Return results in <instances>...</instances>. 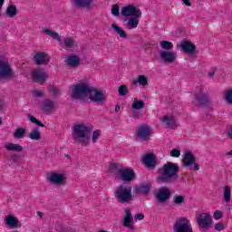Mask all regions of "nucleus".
I'll return each instance as SVG.
<instances>
[{
	"label": "nucleus",
	"mask_w": 232,
	"mask_h": 232,
	"mask_svg": "<svg viewBox=\"0 0 232 232\" xmlns=\"http://www.w3.org/2000/svg\"><path fill=\"white\" fill-rule=\"evenodd\" d=\"M88 96L92 102H95L98 105L102 104L106 101V96L101 89H95L86 83H79L73 86L71 93V98L73 101H82V99Z\"/></svg>",
	"instance_id": "1"
},
{
	"label": "nucleus",
	"mask_w": 232,
	"mask_h": 232,
	"mask_svg": "<svg viewBox=\"0 0 232 232\" xmlns=\"http://www.w3.org/2000/svg\"><path fill=\"white\" fill-rule=\"evenodd\" d=\"M158 173L159 184H173L179 180V164L168 161L158 169Z\"/></svg>",
	"instance_id": "2"
},
{
	"label": "nucleus",
	"mask_w": 232,
	"mask_h": 232,
	"mask_svg": "<svg viewBox=\"0 0 232 232\" xmlns=\"http://www.w3.org/2000/svg\"><path fill=\"white\" fill-rule=\"evenodd\" d=\"M90 133H92V128L84 124H76L73 126L72 139L74 142H80L83 146H89Z\"/></svg>",
	"instance_id": "3"
},
{
	"label": "nucleus",
	"mask_w": 232,
	"mask_h": 232,
	"mask_svg": "<svg viewBox=\"0 0 232 232\" xmlns=\"http://www.w3.org/2000/svg\"><path fill=\"white\" fill-rule=\"evenodd\" d=\"M131 189V186L120 185L114 192V197L121 204H128L133 199Z\"/></svg>",
	"instance_id": "4"
},
{
	"label": "nucleus",
	"mask_w": 232,
	"mask_h": 232,
	"mask_svg": "<svg viewBox=\"0 0 232 232\" xmlns=\"http://www.w3.org/2000/svg\"><path fill=\"white\" fill-rule=\"evenodd\" d=\"M174 232H193L191 221L186 217L178 218L173 225Z\"/></svg>",
	"instance_id": "5"
},
{
	"label": "nucleus",
	"mask_w": 232,
	"mask_h": 232,
	"mask_svg": "<svg viewBox=\"0 0 232 232\" xmlns=\"http://www.w3.org/2000/svg\"><path fill=\"white\" fill-rule=\"evenodd\" d=\"M0 79H9V81H17V74L10 64L3 60H0Z\"/></svg>",
	"instance_id": "6"
},
{
	"label": "nucleus",
	"mask_w": 232,
	"mask_h": 232,
	"mask_svg": "<svg viewBox=\"0 0 232 232\" xmlns=\"http://www.w3.org/2000/svg\"><path fill=\"white\" fill-rule=\"evenodd\" d=\"M171 195H173V191H171V188L168 187H161L158 189L156 192V200L160 204H168L169 201V198H171Z\"/></svg>",
	"instance_id": "7"
},
{
	"label": "nucleus",
	"mask_w": 232,
	"mask_h": 232,
	"mask_svg": "<svg viewBox=\"0 0 232 232\" xmlns=\"http://www.w3.org/2000/svg\"><path fill=\"white\" fill-rule=\"evenodd\" d=\"M151 133V128L148 124L140 125L136 130V137L144 142L150 140Z\"/></svg>",
	"instance_id": "8"
},
{
	"label": "nucleus",
	"mask_w": 232,
	"mask_h": 232,
	"mask_svg": "<svg viewBox=\"0 0 232 232\" xmlns=\"http://www.w3.org/2000/svg\"><path fill=\"white\" fill-rule=\"evenodd\" d=\"M183 159V166L185 168H189V169H194V171H198V169H200L198 164L195 163L197 162V159L193 156L191 151L185 152Z\"/></svg>",
	"instance_id": "9"
},
{
	"label": "nucleus",
	"mask_w": 232,
	"mask_h": 232,
	"mask_svg": "<svg viewBox=\"0 0 232 232\" xmlns=\"http://www.w3.org/2000/svg\"><path fill=\"white\" fill-rule=\"evenodd\" d=\"M121 14L123 17H142V11L133 5L123 6Z\"/></svg>",
	"instance_id": "10"
},
{
	"label": "nucleus",
	"mask_w": 232,
	"mask_h": 232,
	"mask_svg": "<svg viewBox=\"0 0 232 232\" xmlns=\"http://www.w3.org/2000/svg\"><path fill=\"white\" fill-rule=\"evenodd\" d=\"M197 222L199 227L208 231L211 227V224H213V218L209 213H202L198 217Z\"/></svg>",
	"instance_id": "11"
},
{
	"label": "nucleus",
	"mask_w": 232,
	"mask_h": 232,
	"mask_svg": "<svg viewBox=\"0 0 232 232\" xmlns=\"http://www.w3.org/2000/svg\"><path fill=\"white\" fill-rule=\"evenodd\" d=\"M179 48L184 53H188V57L197 53V45L191 40H184L180 43Z\"/></svg>",
	"instance_id": "12"
},
{
	"label": "nucleus",
	"mask_w": 232,
	"mask_h": 232,
	"mask_svg": "<svg viewBox=\"0 0 232 232\" xmlns=\"http://www.w3.org/2000/svg\"><path fill=\"white\" fill-rule=\"evenodd\" d=\"M135 171L131 169H121L119 170L118 179L122 182H131L135 180Z\"/></svg>",
	"instance_id": "13"
},
{
	"label": "nucleus",
	"mask_w": 232,
	"mask_h": 232,
	"mask_svg": "<svg viewBox=\"0 0 232 232\" xmlns=\"http://www.w3.org/2000/svg\"><path fill=\"white\" fill-rule=\"evenodd\" d=\"M134 224L135 222L133 221V215L131 214V208H126L125 214L122 220V226L124 227H127L130 231H133L135 229Z\"/></svg>",
	"instance_id": "14"
},
{
	"label": "nucleus",
	"mask_w": 232,
	"mask_h": 232,
	"mask_svg": "<svg viewBox=\"0 0 232 232\" xmlns=\"http://www.w3.org/2000/svg\"><path fill=\"white\" fill-rule=\"evenodd\" d=\"M40 110L46 115H50V113H53V110H55V102L50 99H44L41 102Z\"/></svg>",
	"instance_id": "15"
},
{
	"label": "nucleus",
	"mask_w": 232,
	"mask_h": 232,
	"mask_svg": "<svg viewBox=\"0 0 232 232\" xmlns=\"http://www.w3.org/2000/svg\"><path fill=\"white\" fill-rule=\"evenodd\" d=\"M160 57L165 63L169 64H173L177 61V53L169 51H161L160 52Z\"/></svg>",
	"instance_id": "16"
},
{
	"label": "nucleus",
	"mask_w": 232,
	"mask_h": 232,
	"mask_svg": "<svg viewBox=\"0 0 232 232\" xmlns=\"http://www.w3.org/2000/svg\"><path fill=\"white\" fill-rule=\"evenodd\" d=\"M33 80L34 82H38V84H44L46 81V72L44 69H36L33 72Z\"/></svg>",
	"instance_id": "17"
},
{
	"label": "nucleus",
	"mask_w": 232,
	"mask_h": 232,
	"mask_svg": "<svg viewBox=\"0 0 232 232\" xmlns=\"http://www.w3.org/2000/svg\"><path fill=\"white\" fill-rule=\"evenodd\" d=\"M34 61L38 66L48 64L50 63V56L46 53L39 52L34 54Z\"/></svg>",
	"instance_id": "18"
},
{
	"label": "nucleus",
	"mask_w": 232,
	"mask_h": 232,
	"mask_svg": "<svg viewBox=\"0 0 232 232\" xmlns=\"http://www.w3.org/2000/svg\"><path fill=\"white\" fill-rule=\"evenodd\" d=\"M48 180L51 184H54L55 186H63V184H64V180H66V178L63 174L53 173L50 175Z\"/></svg>",
	"instance_id": "19"
},
{
	"label": "nucleus",
	"mask_w": 232,
	"mask_h": 232,
	"mask_svg": "<svg viewBox=\"0 0 232 232\" xmlns=\"http://www.w3.org/2000/svg\"><path fill=\"white\" fill-rule=\"evenodd\" d=\"M143 164H145V166L149 168V169H155V168L157 167V160H155V154L149 153L145 155L143 158Z\"/></svg>",
	"instance_id": "20"
},
{
	"label": "nucleus",
	"mask_w": 232,
	"mask_h": 232,
	"mask_svg": "<svg viewBox=\"0 0 232 232\" xmlns=\"http://www.w3.org/2000/svg\"><path fill=\"white\" fill-rule=\"evenodd\" d=\"M150 191H151L150 183H143L134 188V194L136 195H150Z\"/></svg>",
	"instance_id": "21"
},
{
	"label": "nucleus",
	"mask_w": 232,
	"mask_h": 232,
	"mask_svg": "<svg viewBox=\"0 0 232 232\" xmlns=\"http://www.w3.org/2000/svg\"><path fill=\"white\" fill-rule=\"evenodd\" d=\"M5 222L7 227L11 229H15V227H19V219L15 218L14 215H8L5 217Z\"/></svg>",
	"instance_id": "22"
},
{
	"label": "nucleus",
	"mask_w": 232,
	"mask_h": 232,
	"mask_svg": "<svg viewBox=\"0 0 232 232\" xmlns=\"http://www.w3.org/2000/svg\"><path fill=\"white\" fill-rule=\"evenodd\" d=\"M65 63L68 66H71V68H77V65L81 63V58L77 55H69L65 59Z\"/></svg>",
	"instance_id": "23"
},
{
	"label": "nucleus",
	"mask_w": 232,
	"mask_h": 232,
	"mask_svg": "<svg viewBox=\"0 0 232 232\" xmlns=\"http://www.w3.org/2000/svg\"><path fill=\"white\" fill-rule=\"evenodd\" d=\"M161 122L165 124L168 128H173V126H177V119L173 115H164L162 117Z\"/></svg>",
	"instance_id": "24"
},
{
	"label": "nucleus",
	"mask_w": 232,
	"mask_h": 232,
	"mask_svg": "<svg viewBox=\"0 0 232 232\" xmlns=\"http://www.w3.org/2000/svg\"><path fill=\"white\" fill-rule=\"evenodd\" d=\"M76 8H90L93 5V0H73Z\"/></svg>",
	"instance_id": "25"
},
{
	"label": "nucleus",
	"mask_w": 232,
	"mask_h": 232,
	"mask_svg": "<svg viewBox=\"0 0 232 232\" xmlns=\"http://www.w3.org/2000/svg\"><path fill=\"white\" fill-rule=\"evenodd\" d=\"M141 16H131L126 24L127 28L129 30H134L139 26V19H140Z\"/></svg>",
	"instance_id": "26"
},
{
	"label": "nucleus",
	"mask_w": 232,
	"mask_h": 232,
	"mask_svg": "<svg viewBox=\"0 0 232 232\" xmlns=\"http://www.w3.org/2000/svg\"><path fill=\"white\" fill-rule=\"evenodd\" d=\"M63 44L65 50H70L71 48H75V46H77V44H75V39L72 37H65L63 39Z\"/></svg>",
	"instance_id": "27"
},
{
	"label": "nucleus",
	"mask_w": 232,
	"mask_h": 232,
	"mask_svg": "<svg viewBox=\"0 0 232 232\" xmlns=\"http://www.w3.org/2000/svg\"><path fill=\"white\" fill-rule=\"evenodd\" d=\"M5 149L7 150V151H16L17 153H21L23 151V146L15 143H8L5 145Z\"/></svg>",
	"instance_id": "28"
},
{
	"label": "nucleus",
	"mask_w": 232,
	"mask_h": 232,
	"mask_svg": "<svg viewBox=\"0 0 232 232\" xmlns=\"http://www.w3.org/2000/svg\"><path fill=\"white\" fill-rule=\"evenodd\" d=\"M223 200H225L226 204L231 202V187H229V185L224 187Z\"/></svg>",
	"instance_id": "29"
},
{
	"label": "nucleus",
	"mask_w": 232,
	"mask_h": 232,
	"mask_svg": "<svg viewBox=\"0 0 232 232\" xmlns=\"http://www.w3.org/2000/svg\"><path fill=\"white\" fill-rule=\"evenodd\" d=\"M133 86L140 84V86H148V78L144 75H139L138 79L132 81Z\"/></svg>",
	"instance_id": "30"
},
{
	"label": "nucleus",
	"mask_w": 232,
	"mask_h": 232,
	"mask_svg": "<svg viewBox=\"0 0 232 232\" xmlns=\"http://www.w3.org/2000/svg\"><path fill=\"white\" fill-rule=\"evenodd\" d=\"M196 101H198L201 106H206V104L209 102V97L204 93L196 94Z\"/></svg>",
	"instance_id": "31"
},
{
	"label": "nucleus",
	"mask_w": 232,
	"mask_h": 232,
	"mask_svg": "<svg viewBox=\"0 0 232 232\" xmlns=\"http://www.w3.org/2000/svg\"><path fill=\"white\" fill-rule=\"evenodd\" d=\"M7 17L14 18L17 15V7L15 5H9L5 10Z\"/></svg>",
	"instance_id": "32"
},
{
	"label": "nucleus",
	"mask_w": 232,
	"mask_h": 232,
	"mask_svg": "<svg viewBox=\"0 0 232 232\" xmlns=\"http://www.w3.org/2000/svg\"><path fill=\"white\" fill-rule=\"evenodd\" d=\"M25 135H26V129L24 128H17L13 134L14 139H24Z\"/></svg>",
	"instance_id": "33"
},
{
	"label": "nucleus",
	"mask_w": 232,
	"mask_h": 232,
	"mask_svg": "<svg viewBox=\"0 0 232 232\" xmlns=\"http://www.w3.org/2000/svg\"><path fill=\"white\" fill-rule=\"evenodd\" d=\"M46 35H50L54 41H58V43L62 44L61 35H59L55 31L52 30H44Z\"/></svg>",
	"instance_id": "34"
},
{
	"label": "nucleus",
	"mask_w": 232,
	"mask_h": 232,
	"mask_svg": "<svg viewBox=\"0 0 232 232\" xmlns=\"http://www.w3.org/2000/svg\"><path fill=\"white\" fill-rule=\"evenodd\" d=\"M29 139H31V140H41V131L37 129L33 130L29 133Z\"/></svg>",
	"instance_id": "35"
},
{
	"label": "nucleus",
	"mask_w": 232,
	"mask_h": 232,
	"mask_svg": "<svg viewBox=\"0 0 232 232\" xmlns=\"http://www.w3.org/2000/svg\"><path fill=\"white\" fill-rule=\"evenodd\" d=\"M122 169H119L116 163H111L108 169L109 175H118L119 177V170Z\"/></svg>",
	"instance_id": "36"
},
{
	"label": "nucleus",
	"mask_w": 232,
	"mask_h": 232,
	"mask_svg": "<svg viewBox=\"0 0 232 232\" xmlns=\"http://www.w3.org/2000/svg\"><path fill=\"white\" fill-rule=\"evenodd\" d=\"M144 106H145L144 101L135 99L132 103V110H142Z\"/></svg>",
	"instance_id": "37"
},
{
	"label": "nucleus",
	"mask_w": 232,
	"mask_h": 232,
	"mask_svg": "<svg viewBox=\"0 0 232 232\" xmlns=\"http://www.w3.org/2000/svg\"><path fill=\"white\" fill-rule=\"evenodd\" d=\"M173 202L174 204H176V206H182V204L186 202V198L180 195H175L173 197Z\"/></svg>",
	"instance_id": "38"
},
{
	"label": "nucleus",
	"mask_w": 232,
	"mask_h": 232,
	"mask_svg": "<svg viewBox=\"0 0 232 232\" xmlns=\"http://www.w3.org/2000/svg\"><path fill=\"white\" fill-rule=\"evenodd\" d=\"M160 46L163 50L169 52V50H173V43L168 41H161Z\"/></svg>",
	"instance_id": "39"
},
{
	"label": "nucleus",
	"mask_w": 232,
	"mask_h": 232,
	"mask_svg": "<svg viewBox=\"0 0 232 232\" xmlns=\"http://www.w3.org/2000/svg\"><path fill=\"white\" fill-rule=\"evenodd\" d=\"M118 93L121 97H125V95H128V87L124 84L121 85Z\"/></svg>",
	"instance_id": "40"
},
{
	"label": "nucleus",
	"mask_w": 232,
	"mask_h": 232,
	"mask_svg": "<svg viewBox=\"0 0 232 232\" xmlns=\"http://www.w3.org/2000/svg\"><path fill=\"white\" fill-rule=\"evenodd\" d=\"M111 12L114 17H119V15H121V9H119V5H113L111 6Z\"/></svg>",
	"instance_id": "41"
},
{
	"label": "nucleus",
	"mask_w": 232,
	"mask_h": 232,
	"mask_svg": "<svg viewBox=\"0 0 232 232\" xmlns=\"http://www.w3.org/2000/svg\"><path fill=\"white\" fill-rule=\"evenodd\" d=\"M225 100L228 104H232V90L227 91L225 93Z\"/></svg>",
	"instance_id": "42"
},
{
	"label": "nucleus",
	"mask_w": 232,
	"mask_h": 232,
	"mask_svg": "<svg viewBox=\"0 0 232 232\" xmlns=\"http://www.w3.org/2000/svg\"><path fill=\"white\" fill-rule=\"evenodd\" d=\"M99 137H101V130H96L92 132V140L93 143L97 142V140H99Z\"/></svg>",
	"instance_id": "43"
},
{
	"label": "nucleus",
	"mask_w": 232,
	"mask_h": 232,
	"mask_svg": "<svg viewBox=\"0 0 232 232\" xmlns=\"http://www.w3.org/2000/svg\"><path fill=\"white\" fill-rule=\"evenodd\" d=\"M170 157H174V159H179V157H180V150H179V149L171 150Z\"/></svg>",
	"instance_id": "44"
},
{
	"label": "nucleus",
	"mask_w": 232,
	"mask_h": 232,
	"mask_svg": "<svg viewBox=\"0 0 232 232\" xmlns=\"http://www.w3.org/2000/svg\"><path fill=\"white\" fill-rule=\"evenodd\" d=\"M222 217H224V213L220 210H216L214 212L213 218L215 220H220V218H222Z\"/></svg>",
	"instance_id": "45"
},
{
	"label": "nucleus",
	"mask_w": 232,
	"mask_h": 232,
	"mask_svg": "<svg viewBox=\"0 0 232 232\" xmlns=\"http://www.w3.org/2000/svg\"><path fill=\"white\" fill-rule=\"evenodd\" d=\"M115 33L121 38V39H128V34L124 30H115Z\"/></svg>",
	"instance_id": "46"
},
{
	"label": "nucleus",
	"mask_w": 232,
	"mask_h": 232,
	"mask_svg": "<svg viewBox=\"0 0 232 232\" xmlns=\"http://www.w3.org/2000/svg\"><path fill=\"white\" fill-rule=\"evenodd\" d=\"M50 92L54 97H57V95H61V90L57 87H51Z\"/></svg>",
	"instance_id": "47"
},
{
	"label": "nucleus",
	"mask_w": 232,
	"mask_h": 232,
	"mask_svg": "<svg viewBox=\"0 0 232 232\" xmlns=\"http://www.w3.org/2000/svg\"><path fill=\"white\" fill-rule=\"evenodd\" d=\"M6 108V102L4 98H0V111H3Z\"/></svg>",
	"instance_id": "48"
},
{
	"label": "nucleus",
	"mask_w": 232,
	"mask_h": 232,
	"mask_svg": "<svg viewBox=\"0 0 232 232\" xmlns=\"http://www.w3.org/2000/svg\"><path fill=\"white\" fill-rule=\"evenodd\" d=\"M10 160H11V162H14V164H16V162H19V156H18V154L11 155Z\"/></svg>",
	"instance_id": "49"
},
{
	"label": "nucleus",
	"mask_w": 232,
	"mask_h": 232,
	"mask_svg": "<svg viewBox=\"0 0 232 232\" xmlns=\"http://www.w3.org/2000/svg\"><path fill=\"white\" fill-rule=\"evenodd\" d=\"M226 134H227V139H232V125H230L227 128Z\"/></svg>",
	"instance_id": "50"
},
{
	"label": "nucleus",
	"mask_w": 232,
	"mask_h": 232,
	"mask_svg": "<svg viewBox=\"0 0 232 232\" xmlns=\"http://www.w3.org/2000/svg\"><path fill=\"white\" fill-rule=\"evenodd\" d=\"M214 227L216 231H222L224 229V225L222 223H217Z\"/></svg>",
	"instance_id": "51"
},
{
	"label": "nucleus",
	"mask_w": 232,
	"mask_h": 232,
	"mask_svg": "<svg viewBox=\"0 0 232 232\" xmlns=\"http://www.w3.org/2000/svg\"><path fill=\"white\" fill-rule=\"evenodd\" d=\"M27 119H28L31 122H33L34 124H35V122H36V121H37V119H36L35 117L32 116V114H27Z\"/></svg>",
	"instance_id": "52"
},
{
	"label": "nucleus",
	"mask_w": 232,
	"mask_h": 232,
	"mask_svg": "<svg viewBox=\"0 0 232 232\" xmlns=\"http://www.w3.org/2000/svg\"><path fill=\"white\" fill-rule=\"evenodd\" d=\"M135 219L136 220H144V214H142V213L136 214Z\"/></svg>",
	"instance_id": "53"
},
{
	"label": "nucleus",
	"mask_w": 232,
	"mask_h": 232,
	"mask_svg": "<svg viewBox=\"0 0 232 232\" xmlns=\"http://www.w3.org/2000/svg\"><path fill=\"white\" fill-rule=\"evenodd\" d=\"M185 6H191V0H181Z\"/></svg>",
	"instance_id": "54"
},
{
	"label": "nucleus",
	"mask_w": 232,
	"mask_h": 232,
	"mask_svg": "<svg viewBox=\"0 0 232 232\" xmlns=\"http://www.w3.org/2000/svg\"><path fill=\"white\" fill-rule=\"evenodd\" d=\"M34 124H36V126H40V128H44V124L43 122H41V121H39V120H36Z\"/></svg>",
	"instance_id": "55"
},
{
	"label": "nucleus",
	"mask_w": 232,
	"mask_h": 232,
	"mask_svg": "<svg viewBox=\"0 0 232 232\" xmlns=\"http://www.w3.org/2000/svg\"><path fill=\"white\" fill-rule=\"evenodd\" d=\"M216 72H217V67L213 68L212 72H208L209 77H214Z\"/></svg>",
	"instance_id": "56"
},
{
	"label": "nucleus",
	"mask_w": 232,
	"mask_h": 232,
	"mask_svg": "<svg viewBox=\"0 0 232 232\" xmlns=\"http://www.w3.org/2000/svg\"><path fill=\"white\" fill-rule=\"evenodd\" d=\"M34 95H35V97H43L44 92H41V91H36V92H34Z\"/></svg>",
	"instance_id": "57"
},
{
	"label": "nucleus",
	"mask_w": 232,
	"mask_h": 232,
	"mask_svg": "<svg viewBox=\"0 0 232 232\" xmlns=\"http://www.w3.org/2000/svg\"><path fill=\"white\" fill-rule=\"evenodd\" d=\"M4 5H5V0H0V17H1V10H3Z\"/></svg>",
	"instance_id": "58"
},
{
	"label": "nucleus",
	"mask_w": 232,
	"mask_h": 232,
	"mask_svg": "<svg viewBox=\"0 0 232 232\" xmlns=\"http://www.w3.org/2000/svg\"><path fill=\"white\" fill-rule=\"evenodd\" d=\"M111 28H113V30H121V27L117 26L115 24H111Z\"/></svg>",
	"instance_id": "59"
},
{
	"label": "nucleus",
	"mask_w": 232,
	"mask_h": 232,
	"mask_svg": "<svg viewBox=\"0 0 232 232\" xmlns=\"http://www.w3.org/2000/svg\"><path fill=\"white\" fill-rule=\"evenodd\" d=\"M115 111H116V112H117V111H121V106L116 105V106H115Z\"/></svg>",
	"instance_id": "60"
},
{
	"label": "nucleus",
	"mask_w": 232,
	"mask_h": 232,
	"mask_svg": "<svg viewBox=\"0 0 232 232\" xmlns=\"http://www.w3.org/2000/svg\"><path fill=\"white\" fill-rule=\"evenodd\" d=\"M37 215H38V217L43 218V215H44V214H43V212L38 211V212H37Z\"/></svg>",
	"instance_id": "61"
},
{
	"label": "nucleus",
	"mask_w": 232,
	"mask_h": 232,
	"mask_svg": "<svg viewBox=\"0 0 232 232\" xmlns=\"http://www.w3.org/2000/svg\"><path fill=\"white\" fill-rule=\"evenodd\" d=\"M227 155H232V150L228 151Z\"/></svg>",
	"instance_id": "62"
},
{
	"label": "nucleus",
	"mask_w": 232,
	"mask_h": 232,
	"mask_svg": "<svg viewBox=\"0 0 232 232\" xmlns=\"http://www.w3.org/2000/svg\"><path fill=\"white\" fill-rule=\"evenodd\" d=\"M3 124V121H1V118H0V125Z\"/></svg>",
	"instance_id": "63"
}]
</instances>
